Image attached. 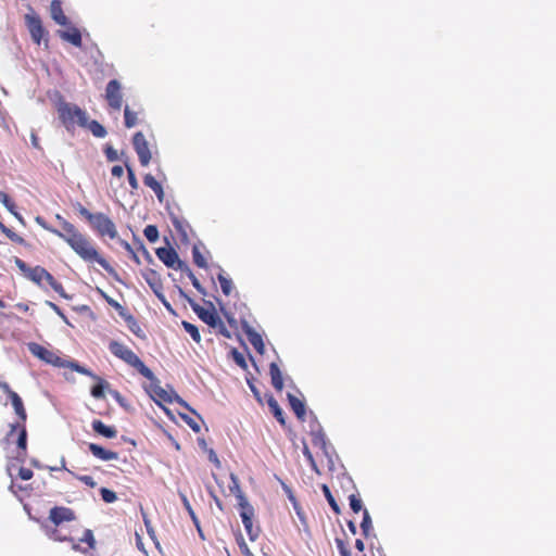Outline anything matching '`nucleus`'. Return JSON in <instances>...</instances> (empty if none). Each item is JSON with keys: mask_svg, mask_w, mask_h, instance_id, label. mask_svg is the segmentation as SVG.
<instances>
[{"mask_svg": "<svg viewBox=\"0 0 556 556\" xmlns=\"http://www.w3.org/2000/svg\"><path fill=\"white\" fill-rule=\"evenodd\" d=\"M61 229L50 226L42 217L37 216L36 223L45 230L63 239L71 249L85 262L98 263L108 274H115L114 268L110 263L99 253L92 240L85 233L80 232L76 226L66 220L62 215L56 214Z\"/></svg>", "mask_w": 556, "mask_h": 556, "instance_id": "f257e3e1", "label": "nucleus"}, {"mask_svg": "<svg viewBox=\"0 0 556 556\" xmlns=\"http://www.w3.org/2000/svg\"><path fill=\"white\" fill-rule=\"evenodd\" d=\"M14 263L16 267L24 274V276L37 285L39 288L47 290L51 288L61 298L68 299L63 285L59 282L45 267L35 266L29 267L23 260L15 257Z\"/></svg>", "mask_w": 556, "mask_h": 556, "instance_id": "f03ea898", "label": "nucleus"}, {"mask_svg": "<svg viewBox=\"0 0 556 556\" xmlns=\"http://www.w3.org/2000/svg\"><path fill=\"white\" fill-rule=\"evenodd\" d=\"M229 479V494H233L236 496L244 529L250 540L255 541L258 538L261 530L258 527L253 526L254 508L241 491L238 477L235 473H230Z\"/></svg>", "mask_w": 556, "mask_h": 556, "instance_id": "7ed1b4c3", "label": "nucleus"}, {"mask_svg": "<svg viewBox=\"0 0 556 556\" xmlns=\"http://www.w3.org/2000/svg\"><path fill=\"white\" fill-rule=\"evenodd\" d=\"M115 355L136 368L141 376L151 381L148 391L156 402H172L170 395L164 389L154 383L155 378L153 372L141 362L132 350H115Z\"/></svg>", "mask_w": 556, "mask_h": 556, "instance_id": "20e7f679", "label": "nucleus"}, {"mask_svg": "<svg viewBox=\"0 0 556 556\" xmlns=\"http://www.w3.org/2000/svg\"><path fill=\"white\" fill-rule=\"evenodd\" d=\"M76 520L75 511L65 506H54L49 511V521L53 523L54 528L48 532L49 538L54 541L65 542L73 541L70 535L63 534L60 526L63 522H71Z\"/></svg>", "mask_w": 556, "mask_h": 556, "instance_id": "39448f33", "label": "nucleus"}, {"mask_svg": "<svg viewBox=\"0 0 556 556\" xmlns=\"http://www.w3.org/2000/svg\"><path fill=\"white\" fill-rule=\"evenodd\" d=\"M58 114L67 131H74L77 126H87V113L76 104L61 102L58 105Z\"/></svg>", "mask_w": 556, "mask_h": 556, "instance_id": "423d86ee", "label": "nucleus"}, {"mask_svg": "<svg viewBox=\"0 0 556 556\" xmlns=\"http://www.w3.org/2000/svg\"><path fill=\"white\" fill-rule=\"evenodd\" d=\"M24 20L33 42L37 46L43 43L47 49L49 47V33L43 27L40 16L29 8V12L25 14Z\"/></svg>", "mask_w": 556, "mask_h": 556, "instance_id": "0eeeda50", "label": "nucleus"}, {"mask_svg": "<svg viewBox=\"0 0 556 556\" xmlns=\"http://www.w3.org/2000/svg\"><path fill=\"white\" fill-rule=\"evenodd\" d=\"M31 353L39 359L50 364L54 367L64 368L70 367L71 369L83 374L90 375V370L86 367L80 366L78 363L70 362L59 356L54 350H30Z\"/></svg>", "mask_w": 556, "mask_h": 556, "instance_id": "6e6552de", "label": "nucleus"}, {"mask_svg": "<svg viewBox=\"0 0 556 556\" xmlns=\"http://www.w3.org/2000/svg\"><path fill=\"white\" fill-rule=\"evenodd\" d=\"M192 308L202 321H204L210 327L217 330V332L222 333L223 336H225L227 338L230 337L229 332L226 329L225 324L218 316V314L213 305H211V307H208V308H205V307L200 306L199 304H194V305H192Z\"/></svg>", "mask_w": 556, "mask_h": 556, "instance_id": "1a4fd4ad", "label": "nucleus"}, {"mask_svg": "<svg viewBox=\"0 0 556 556\" xmlns=\"http://www.w3.org/2000/svg\"><path fill=\"white\" fill-rule=\"evenodd\" d=\"M90 226L100 237H109L110 239H117V229L113 220L103 213H96L93 222Z\"/></svg>", "mask_w": 556, "mask_h": 556, "instance_id": "9d476101", "label": "nucleus"}, {"mask_svg": "<svg viewBox=\"0 0 556 556\" xmlns=\"http://www.w3.org/2000/svg\"><path fill=\"white\" fill-rule=\"evenodd\" d=\"M16 431L18 432L16 438V445L18 447L17 458L24 460L27 454V431L24 424L12 425L10 432L7 435V440L11 441Z\"/></svg>", "mask_w": 556, "mask_h": 556, "instance_id": "9b49d317", "label": "nucleus"}, {"mask_svg": "<svg viewBox=\"0 0 556 556\" xmlns=\"http://www.w3.org/2000/svg\"><path fill=\"white\" fill-rule=\"evenodd\" d=\"M132 144L136 153L138 154L140 164L142 166H148L152 155L149 149V143L141 131H138L134 135Z\"/></svg>", "mask_w": 556, "mask_h": 556, "instance_id": "f8f14e48", "label": "nucleus"}, {"mask_svg": "<svg viewBox=\"0 0 556 556\" xmlns=\"http://www.w3.org/2000/svg\"><path fill=\"white\" fill-rule=\"evenodd\" d=\"M105 99L114 110H119L123 103L122 87L118 80L112 79L105 88Z\"/></svg>", "mask_w": 556, "mask_h": 556, "instance_id": "ddd939ff", "label": "nucleus"}, {"mask_svg": "<svg viewBox=\"0 0 556 556\" xmlns=\"http://www.w3.org/2000/svg\"><path fill=\"white\" fill-rule=\"evenodd\" d=\"M142 276H143L144 280L147 281V283L150 286V288L153 290V292L159 298H161L162 296L161 291L163 289V283H162V279H161V276L159 275V273L155 271L154 269L148 268L146 271L142 273Z\"/></svg>", "mask_w": 556, "mask_h": 556, "instance_id": "4468645a", "label": "nucleus"}, {"mask_svg": "<svg viewBox=\"0 0 556 556\" xmlns=\"http://www.w3.org/2000/svg\"><path fill=\"white\" fill-rule=\"evenodd\" d=\"M155 253L159 260L162 261L164 265L167 266L168 268H172L175 265V263H177V260L179 257L176 250L172 247L159 248L156 249Z\"/></svg>", "mask_w": 556, "mask_h": 556, "instance_id": "2eb2a0df", "label": "nucleus"}, {"mask_svg": "<svg viewBox=\"0 0 556 556\" xmlns=\"http://www.w3.org/2000/svg\"><path fill=\"white\" fill-rule=\"evenodd\" d=\"M88 448L90 453L98 459L109 462V460H115L118 458V453L105 450L104 447L96 444V443H89Z\"/></svg>", "mask_w": 556, "mask_h": 556, "instance_id": "dca6fc26", "label": "nucleus"}, {"mask_svg": "<svg viewBox=\"0 0 556 556\" xmlns=\"http://www.w3.org/2000/svg\"><path fill=\"white\" fill-rule=\"evenodd\" d=\"M92 430L104 438L113 439L117 435V429L113 426H106L100 419H94L91 422Z\"/></svg>", "mask_w": 556, "mask_h": 556, "instance_id": "f3484780", "label": "nucleus"}, {"mask_svg": "<svg viewBox=\"0 0 556 556\" xmlns=\"http://www.w3.org/2000/svg\"><path fill=\"white\" fill-rule=\"evenodd\" d=\"M7 394H8L9 399L11 400L12 406H13L16 415L20 417L22 424H24L26 421L27 414H26V409L24 407L22 399L12 389Z\"/></svg>", "mask_w": 556, "mask_h": 556, "instance_id": "a211bd4d", "label": "nucleus"}, {"mask_svg": "<svg viewBox=\"0 0 556 556\" xmlns=\"http://www.w3.org/2000/svg\"><path fill=\"white\" fill-rule=\"evenodd\" d=\"M50 11L51 17L56 24L61 26H66L70 23L67 16L63 12L61 1L53 0L50 5Z\"/></svg>", "mask_w": 556, "mask_h": 556, "instance_id": "6ab92c4d", "label": "nucleus"}, {"mask_svg": "<svg viewBox=\"0 0 556 556\" xmlns=\"http://www.w3.org/2000/svg\"><path fill=\"white\" fill-rule=\"evenodd\" d=\"M59 36L64 41H68L77 48H80L83 46L81 34L79 29L76 27H72L68 30H60Z\"/></svg>", "mask_w": 556, "mask_h": 556, "instance_id": "aec40b11", "label": "nucleus"}, {"mask_svg": "<svg viewBox=\"0 0 556 556\" xmlns=\"http://www.w3.org/2000/svg\"><path fill=\"white\" fill-rule=\"evenodd\" d=\"M269 375L271 384L276 391L280 392L283 389L282 372L276 362H271L269 365Z\"/></svg>", "mask_w": 556, "mask_h": 556, "instance_id": "412c9836", "label": "nucleus"}, {"mask_svg": "<svg viewBox=\"0 0 556 556\" xmlns=\"http://www.w3.org/2000/svg\"><path fill=\"white\" fill-rule=\"evenodd\" d=\"M288 401H289L290 407L294 412L295 416L301 421H304L305 414H306L304 402L291 393H288Z\"/></svg>", "mask_w": 556, "mask_h": 556, "instance_id": "4be33fe9", "label": "nucleus"}, {"mask_svg": "<svg viewBox=\"0 0 556 556\" xmlns=\"http://www.w3.org/2000/svg\"><path fill=\"white\" fill-rule=\"evenodd\" d=\"M143 182L147 187L154 191L157 200L162 203L164 201L165 194L161 182H159L151 174L144 175Z\"/></svg>", "mask_w": 556, "mask_h": 556, "instance_id": "5701e85b", "label": "nucleus"}, {"mask_svg": "<svg viewBox=\"0 0 556 556\" xmlns=\"http://www.w3.org/2000/svg\"><path fill=\"white\" fill-rule=\"evenodd\" d=\"M243 332H244L247 340L251 343V345L253 348H256V349L264 348V342H263L262 336L255 329H253L251 326H249L248 324H244Z\"/></svg>", "mask_w": 556, "mask_h": 556, "instance_id": "b1692460", "label": "nucleus"}, {"mask_svg": "<svg viewBox=\"0 0 556 556\" xmlns=\"http://www.w3.org/2000/svg\"><path fill=\"white\" fill-rule=\"evenodd\" d=\"M89 376L98 381V383L91 388V395L96 399L104 397V389L109 386V383L104 379L93 375L91 371Z\"/></svg>", "mask_w": 556, "mask_h": 556, "instance_id": "393cba45", "label": "nucleus"}, {"mask_svg": "<svg viewBox=\"0 0 556 556\" xmlns=\"http://www.w3.org/2000/svg\"><path fill=\"white\" fill-rule=\"evenodd\" d=\"M85 128H88L97 138H104L106 136L105 128L98 121L93 119L89 122L87 119V126Z\"/></svg>", "mask_w": 556, "mask_h": 556, "instance_id": "a878e982", "label": "nucleus"}, {"mask_svg": "<svg viewBox=\"0 0 556 556\" xmlns=\"http://www.w3.org/2000/svg\"><path fill=\"white\" fill-rule=\"evenodd\" d=\"M268 406L274 414L275 418L281 424L285 425V418H283V412L281 407L279 406L278 402L273 397L269 396L267 400Z\"/></svg>", "mask_w": 556, "mask_h": 556, "instance_id": "bb28decb", "label": "nucleus"}, {"mask_svg": "<svg viewBox=\"0 0 556 556\" xmlns=\"http://www.w3.org/2000/svg\"><path fill=\"white\" fill-rule=\"evenodd\" d=\"M0 202L7 207V210L10 213H12L16 218H18L21 222H23L22 216L15 211V203L3 191H0Z\"/></svg>", "mask_w": 556, "mask_h": 556, "instance_id": "cd10ccee", "label": "nucleus"}, {"mask_svg": "<svg viewBox=\"0 0 556 556\" xmlns=\"http://www.w3.org/2000/svg\"><path fill=\"white\" fill-rule=\"evenodd\" d=\"M129 330L137 336L138 338L143 337V332L141 326L138 324L137 319L130 314L124 319Z\"/></svg>", "mask_w": 556, "mask_h": 556, "instance_id": "c85d7f7f", "label": "nucleus"}, {"mask_svg": "<svg viewBox=\"0 0 556 556\" xmlns=\"http://www.w3.org/2000/svg\"><path fill=\"white\" fill-rule=\"evenodd\" d=\"M124 118H125V126L127 128H132L138 124V113L135 111H131L129 109V106H125Z\"/></svg>", "mask_w": 556, "mask_h": 556, "instance_id": "c756f323", "label": "nucleus"}, {"mask_svg": "<svg viewBox=\"0 0 556 556\" xmlns=\"http://www.w3.org/2000/svg\"><path fill=\"white\" fill-rule=\"evenodd\" d=\"M217 279L219 281L223 293L225 295H229L233 288L232 280L226 277L223 273L217 275Z\"/></svg>", "mask_w": 556, "mask_h": 556, "instance_id": "7c9ffc66", "label": "nucleus"}, {"mask_svg": "<svg viewBox=\"0 0 556 556\" xmlns=\"http://www.w3.org/2000/svg\"><path fill=\"white\" fill-rule=\"evenodd\" d=\"M193 263L200 268H207V262L205 256L202 254L199 247L194 245L192 249Z\"/></svg>", "mask_w": 556, "mask_h": 556, "instance_id": "2f4dec72", "label": "nucleus"}, {"mask_svg": "<svg viewBox=\"0 0 556 556\" xmlns=\"http://www.w3.org/2000/svg\"><path fill=\"white\" fill-rule=\"evenodd\" d=\"M321 490H323V493L327 500V502L329 503L330 507L332 508V510L336 513V514H339L340 513V507L338 505V503L336 502L329 486L327 484H323L321 485Z\"/></svg>", "mask_w": 556, "mask_h": 556, "instance_id": "473e14b6", "label": "nucleus"}, {"mask_svg": "<svg viewBox=\"0 0 556 556\" xmlns=\"http://www.w3.org/2000/svg\"><path fill=\"white\" fill-rule=\"evenodd\" d=\"M361 529L365 536H368L369 531L372 529L371 518L366 508L363 509V520L361 522Z\"/></svg>", "mask_w": 556, "mask_h": 556, "instance_id": "72a5a7b5", "label": "nucleus"}, {"mask_svg": "<svg viewBox=\"0 0 556 556\" xmlns=\"http://www.w3.org/2000/svg\"><path fill=\"white\" fill-rule=\"evenodd\" d=\"M229 355L232 357L236 364L240 366L242 369L248 368V364L243 352H240L239 350H230Z\"/></svg>", "mask_w": 556, "mask_h": 556, "instance_id": "f704fd0d", "label": "nucleus"}, {"mask_svg": "<svg viewBox=\"0 0 556 556\" xmlns=\"http://www.w3.org/2000/svg\"><path fill=\"white\" fill-rule=\"evenodd\" d=\"M0 230L9 238L11 239L13 242H16L18 244H23L24 243V239L18 236L17 233H15L14 231H12L10 228H8L4 224L0 223Z\"/></svg>", "mask_w": 556, "mask_h": 556, "instance_id": "c9c22d12", "label": "nucleus"}, {"mask_svg": "<svg viewBox=\"0 0 556 556\" xmlns=\"http://www.w3.org/2000/svg\"><path fill=\"white\" fill-rule=\"evenodd\" d=\"M144 237L150 242H155L159 239V229L154 225H148L143 230Z\"/></svg>", "mask_w": 556, "mask_h": 556, "instance_id": "e433bc0d", "label": "nucleus"}, {"mask_svg": "<svg viewBox=\"0 0 556 556\" xmlns=\"http://www.w3.org/2000/svg\"><path fill=\"white\" fill-rule=\"evenodd\" d=\"M349 501H350V507L351 509L354 511V513H359L361 510H363V503H362V500L361 497L357 495V494H351L349 496Z\"/></svg>", "mask_w": 556, "mask_h": 556, "instance_id": "4c0bfd02", "label": "nucleus"}, {"mask_svg": "<svg viewBox=\"0 0 556 556\" xmlns=\"http://www.w3.org/2000/svg\"><path fill=\"white\" fill-rule=\"evenodd\" d=\"M100 494H101L103 502L109 503V504L114 503L117 500L116 493L106 488H101Z\"/></svg>", "mask_w": 556, "mask_h": 556, "instance_id": "58836bf2", "label": "nucleus"}, {"mask_svg": "<svg viewBox=\"0 0 556 556\" xmlns=\"http://www.w3.org/2000/svg\"><path fill=\"white\" fill-rule=\"evenodd\" d=\"M182 325H184L185 330L192 337V339L197 343H199L200 342V333H199L198 328L188 321H184Z\"/></svg>", "mask_w": 556, "mask_h": 556, "instance_id": "ea45409f", "label": "nucleus"}, {"mask_svg": "<svg viewBox=\"0 0 556 556\" xmlns=\"http://www.w3.org/2000/svg\"><path fill=\"white\" fill-rule=\"evenodd\" d=\"M76 208H77V212L79 213V215L83 216L89 224H91V222H93V218L96 217V213H91L80 203H77Z\"/></svg>", "mask_w": 556, "mask_h": 556, "instance_id": "a19ab883", "label": "nucleus"}, {"mask_svg": "<svg viewBox=\"0 0 556 556\" xmlns=\"http://www.w3.org/2000/svg\"><path fill=\"white\" fill-rule=\"evenodd\" d=\"M126 169H127V177H128L129 186L131 187L132 190H137L139 188V184H138V180L136 178L132 167L130 165L126 164Z\"/></svg>", "mask_w": 556, "mask_h": 556, "instance_id": "79ce46f5", "label": "nucleus"}, {"mask_svg": "<svg viewBox=\"0 0 556 556\" xmlns=\"http://www.w3.org/2000/svg\"><path fill=\"white\" fill-rule=\"evenodd\" d=\"M118 243L121 244V247L127 251V253L131 256V258L139 263V257L138 255L136 254V252L134 251L132 247L130 245V243H128L126 240H123V239H119L118 238Z\"/></svg>", "mask_w": 556, "mask_h": 556, "instance_id": "37998d69", "label": "nucleus"}, {"mask_svg": "<svg viewBox=\"0 0 556 556\" xmlns=\"http://www.w3.org/2000/svg\"><path fill=\"white\" fill-rule=\"evenodd\" d=\"M80 542H86L88 544V547L90 549H93L94 545H96V540H94L92 531L89 529L85 530L84 535L80 539Z\"/></svg>", "mask_w": 556, "mask_h": 556, "instance_id": "c03bdc74", "label": "nucleus"}, {"mask_svg": "<svg viewBox=\"0 0 556 556\" xmlns=\"http://www.w3.org/2000/svg\"><path fill=\"white\" fill-rule=\"evenodd\" d=\"M336 545L339 549L340 556H351V553L342 539L336 538Z\"/></svg>", "mask_w": 556, "mask_h": 556, "instance_id": "a18cd8bd", "label": "nucleus"}, {"mask_svg": "<svg viewBox=\"0 0 556 556\" xmlns=\"http://www.w3.org/2000/svg\"><path fill=\"white\" fill-rule=\"evenodd\" d=\"M75 478L77 480H79L80 482H83L84 484H86L87 486H89V488H96V485H97V482L94 481V479L91 476H87V475L78 476V475H76Z\"/></svg>", "mask_w": 556, "mask_h": 556, "instance_id": "49530a36", "label": "nucleus"}, {"mask_svg": "<svg viewBox=\"0 0 556 556\" xmlns=\"http://www.w3.org/2000/svg\"><path fill=\"white\" fill-rule=\"evenodd\" d=\"M172 268L176 269V270H181V271L186 273L187 276L189 275V273L192 271L190 269V267L188 266V264L186 262L181 261L179 257L177 260V263H175V265Z\"/></svg>", "mask_w": 556, "mask_h": 556, "instance_id": "de8ad7c7", "label": "nucleus"}, {"mask_svg": "<svg viewBox=\"0 0 556 556\" xmlns=\"http://www.w3.org/2000/svg\"><path fill=\"white\" fill-rule=\"evenodd\" d=\"M18 478L22 479V480H30L34 476V472L31 469L29 468H26V467H21L18 469V473H17Z\"/></svg>", "mask_w": 556, "mask_h": 556, "instance_id": "09e8293b", "label": "nucleus"}, {"mask_svg": "<svg viewBox=\"0 0 556 556\" xmlns=\"http://www.w3.org/2000/svg\"><path fill=\"white\" fill-rule=\"evenodd\" d=\"M188 278L191 280L192 282V286L202 294H204V288L202 287V285L200 283L199 279L194 276V274L191 271L189 273L188 275Z\"/></svg>", "mask_w": 556, "mask_h": 556, "instance_id": "8fccbe9b", "label": "nucleus"}, {"mask_svg": "<svg viewBox=\"0 0 556 556\" xmlns=\"http://www.w3.org/2000/svg\"><path fill=\"white\" fill-rule=\"evenodd\" d=\"M104 153H105L108 161H110V162H114L118 159L117 151L115 149H113L112 147H106L104 150Z\"/></svg>", "mask_w": 556, "mask_h": 556, "instance_id": "3c124183", "label": "nucleus"}, {"mask_svg": "<svg viewBox=\"0 0 556 556\" xmlns=\"http://www.w3.org/2000/svg\"><path fill=\"white\" fill-rule=\"evenodd\" d=\"M182 502H184V506L186 507V509L188 510L190 517L192 518V520L194 521V523L198 526V518L188 501V498L186 496L182 497Z\"/></svg>", "mask_w": 556, "mask_h": 556, "instance_id": "603ef678", "label": "nucleus"}, {"mask_svg": "<svg viewBox=\"0 0 556 556\" xmlns=\"http://www.w3.org/2000/svg\"><path fill=\"white\" fill-rule=\"evenodd\" d=\"M114 309L118 313V315L123 319H125L127 317V315H130V312L119 303L117 304V306Z\"/></svg>", "mask_w": 556, "mask_h": 556, "instance_id": "864d4df0", "label": "nucleus"}, {"mask_svg": "<svg viewBox=\"0 0 556 556\" xmlns=\"http://www.w3.org/2000/svg\"><path fill=\"white\" fill-rule=\"evenodd\" d=\"M142 516H143L144 525L147 527V531H148L149 535L153 539L154 538V530L151 527V521L148 519V517H147V515L144 513H142Z\"/></svg>", "mask_w": 556, "mask_h": 556, "instance_id": "5fc2aeb1", "label": "nucleus"}, {"mask_svg": "<svg viewBox=\"0 0 556 556\" xmlns=\"http://www.w3.org/2000/svg\"><path fill=\"white\" fill-rule=\"evenodd\" d=\"M111 173L114 177H122L124 174V168L121 165H114L111 169Z\"/></svg>", "mask_w": 556, "mask_h": 556, "instance_id": "6e6d98bb", "label": "nucleus"}, {"mask_svg": "<svg viewBox=\"0 0 556 556\" xmlns=\"http://www.w3.org/2000/svg\"><path fill=\"white\" fill-rule=\"evenodd\" d=\"M248 384L251 389V391L253 392L254 396L256 397V400L258 402H261V393L258 391V389L253 384V382L251 380L248 379Z\"/></svg>", "mask_w": 556, "mask_h": 556, "instance_id": "4d7b16f0", "label": "nucleus"}, {"mask_svg": "<svg viewBox=\"0 0 556 556\" xmlns=\"http://www.w3.org/2000/svg\"><path fill=\"white\" fill-rule=\"evenodd\" d=\"M176 402H177L179 405H181L182 407H185L186 409H188V410H190V412L194 413V410H193V409H191V408H190V406H189V405H188V404H187V403H186L181 397L176 396Z\"/></svg>", "mask_w": 556, "mask_h": 556, "instance_id": "13d9d810", "label": "nucleus"}, {"mask_svg": "<svg viewBox=\"0 0 556 556\" xmlns=\"http://www.w3.org/2000/svg\"><path fill=\"white\" fill-rule=\"evenodd\" d=\"M304 455L307 457V459L309 460V463L313 465L314 468H316V465L314 463V458H313V455L312 453L308 451L307 447L304 448Z\"/></svg>", "mask_w": 556, "mask_h": 556, "instance_id": "bf43d9fd", "label": "nucleus"}, {"mask_svg": "<svg viewBox=\"0 0 556 556\" xmlns=\"http://www.w3.org/2000/svg\"><path fill=\"white\" fill-rule=\"evenodd\" d=\"M181 417L185 419V421H186V422H187V424H188V425H189V426H190L194 431H199V429H200V428H199V426H198L195 422H193L192 420L187 419V417H186V416H184V415H181Z\"/></svg>", "mask_w": 556, "mask_h": 556, "instance_id": "052dcab7", "label": "nucleus"}, {"mask_svg": "<svg viewBox=\"0 0 556 556\" xmlns=\"http://www.w3.org/2000/svg\"><path fill=\"white\" fill-rule=\"evenodd\" d=\"M355 547L359 551V552H363L364 548H365V545H364V542L361 540V539H357L355 541Z\"/></svg>", "mask_w": 556, "mask_h": 556, "instance_id": "680f3d73", "label": "nucleus"}, {"mask_svg": "<svg viewBox=\"0 0 556 556\" xmlns=\"http://www.w3.org/2000/svg\"><path fill=\"white\" fill-rule=\"evenodd\" d=\"M239 547H240V549H241V552H242V553H244V554H247V555H248V554H250L249 547H248V545L245 544V542H244V541H242L241 543H239Z\"/></svg>", "mask_w": 556, "mask_h": 556, "instance_id": "e2e57ef3", "label": "nucleus"}, {"mask_svg": "<svg viewBox=\"0 0 556 556\" xmlns=\"http://www.w3.org/2000/svg\"><path fill=\"white\" fill-rule=\"evenodd\" d=\"M99 292L109 305L113 302L114 299L109 296L105 292L102 290H99Z\"/></svg>", "mask_w": 556, "mask_h": 556, "instance_id": "0e129e2a", "label": "nucleus"}, {"mask_svg": "<svg viewBox=\"0 0 556 556\" xmlns=\"http://www.w3.org/2000/svg\"><path fill=\"white\" fill-rule=\"evenodd\" d=\"M99 292L109 305L113 302L114 299L109 296L105 292L102 290H99Z\"/></svg>", "mask_w": 556, "mask_h": 556, "instance_id": "69168bd1", "label": "nucleus"}, {"mask_svg": "<svg viewBox=\"0 0 556 556\" xmlns=\"http://www.w3.org/2000/svg\"><path fill=\"white\" fill-rule=\"evenodd\" d=\"M31 143L36 149H40L39 139L36 135H31Z\"/></svg>", "mask_w": 556, "mask_h": 556, "instance_id": "338daca9", "label": "nucleus"}, {"mask_svg": "<svg viewBox=\"0 0 556 556\" xmlns=\"http://www.w3.org/2000/svg\"><path fill=\"white\" fill-rule=\"evenodd\" d=\"M0 389H1L4 393H8V392L11 390L10 386H9L7 382H2V381H0Z\"/></svg>", "mask_w": 556, "mask_h": 556, "instance_id": "774afa93", "label": "nucleus"}]
</instances>
